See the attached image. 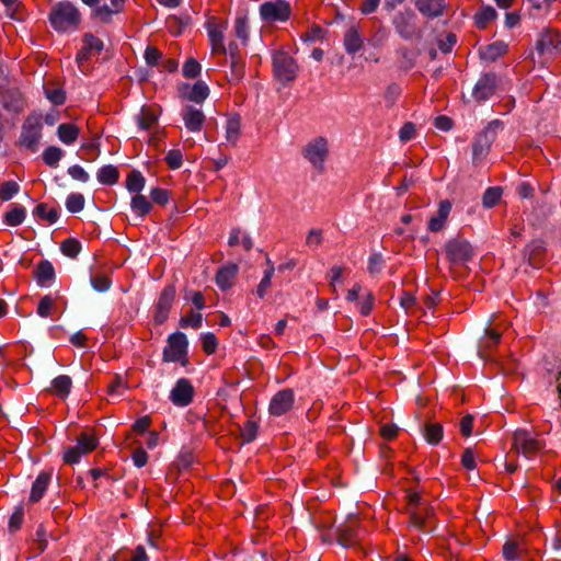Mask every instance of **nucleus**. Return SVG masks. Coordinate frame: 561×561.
<instances>
[{"mask_svg":"<svg viewBox=\"0 0 561 561\" xmlns=\"http://www.w3.org/2000/svg\"><path fill=\"white\" fill-rule=\"evenodd\" d=\"M424 437L428 444L437 445L443 438V427L439 423H426Z\"/></svg>","mask_w":561,"mask_h":561,"instance_id":"nucleus-31","label":"nucleus"},{"mask_svg":"<svg viewBox=\"0 0 561 561\" xmlns=\"http://www.w3.org/2000/svg\"><path fill=\"white\" fill-rule=\"evenodd\" d=\"M43 118L39 114L32 113L23 122L21 134L16 142L18 147L32 153L37 152L42 139Z\"/></svg>","mask_w":561,"mask_h":561,"instance_id":"nucleus-2","label":"nucleus"},{"mask_svg":"<svg viewBox=\"0 0 561 561\" xmlns=\"http://www.w3.org/2000/svg\"><path fill=\"white\" fill-rule=\"evenodd\" d=\"M416 9L427 18H436L443 13L444 0H416Z\"/></svg>","mask_w":561,"mask_h":561,"instance_id":"nucleus-21","label":"nucleus"},{"mask_svg":"<svg viewBox=\"0 0 561 561\" xmlns=\"http://www.w3.org/2000/svg\"><path fill=\"white\" fill-rule=\"evenodd\" d=\"M145 178L139 171L133 170L126 179V187L129 192L139 193L145 187Z\"/></svg>","mask_w":561,"mask_h":561,"instance_id":"nucleus-34","label":"nucleus"},{"mask_svg":"<svg viewBox=\"0 0 561 561\" xmlns=\"http://www.w3.org/2000/svg\"><path fill=\"white\" fill-rule=\"evenodd\" d=\"M180 95L195 103L204 102L209 95V89L204 81H196L194 84H184L180 89Z\"/></svg>","mask_w":561,"mask_h":561,"instance_id":"nucleus-15","label":"nucleus"},{"mask_svg":"<svg viewBox=\"0 0 561 561\" xmlns=\"http://www.w3.org/2000/svg\"><path fill=\"white\" fill-rule=\"evenodd\" d=\"M104 48V43L101 38L91 33H85L82 37V47L76 56V62L82 73L88 72V61L90 58L101 54Z\"/></svg>","mask_w":561,"mask_h":561,"instance_id":"nucleus-6","label":"nucleus"},{"mask_svg":"<svg viewBox=\"0 0 561 561\" xmlns=\"http://www.w3.org/2000/svg\"><path fill=\"white\" fill-rule=\"evenodd\" d=\"M512 448L526 457L534 458L542 448L543 444L525 430H517L513 435Z\"/></svg>","mask_w":561,"mask_h":561,"instance_id":"nucleus-8","label":"nucleus"},{"mask_svg":"<svg viewBox=\"0 0 561 561\" xmlns=\"http://www.w3.org/2000/svg\"><path fill=\"white\" fill-rule=\"evenodd\" d=\"M66 207L70 213L81 211L84 207V197L81 194H70L67 197Z\"/></svg>","mask_w":561,"mask_h":561,"instance_id":"nucleus-46","label":"nucleus"},{"mask_svg":"<svg viewBox=\"0 0 561 561\" xmlns=\"http://www.w3.org/2000/svg\"><path fill=\"white\" fill-rule=\"evenodd\" d=\"M45 95L55 105H61L66 101L65 91L58 87H46Z\"/></svg>","mask_w":561,"mask_h":561,"instance_id":"nucleus-41","label":"nucleus"},{"mask_svg":"<svg viewBox=\"0 0 561 561\" xmlns=\"http://www.w3.org/2000/svg\"><path fill=\"white\" fill-rule=\"evenodd\" d=\"M119 13L118 11H113V7L102 5L98 7L94 10V15L102 22H108L113 14Z\"/></svg>","mask_w":561,"mask_h":561,"instance_id":"nucleus-57","label":"nucleus"},{"mask_svg":"<svg viewBox=\"0 0 561 561\" xmlns=\"http://www.w3.org/2000/svg\"><path fill=\"white\" fill-rule=\"evenodd\" d=\"M174 298L175 287L172 285L167 286L162 290L156 307L154 322L157 324H162L168 319Z\"/></svg>","mask_w":561,"mask_h":561,"instance_id":"nucleus-14","label":"nucleus"},{"mask_svg":"<svg viewBox=\"0 0 561 561\" xmlns=\"http://www.w3.org/2000/svg\"><path fill=\"white\" fill-rule=\"evenodd\" d=\"M496 77L494 75H484L473 89V98L478 101L488 100L495 91Z\"/></svg>","mask_w":561,"mask_h":561,"instance_id":"nucleus-16","label":"nucleus"},{"mask_svg":"<svg viewBox=\"0 0 561 561\" xmlns=\"http://www.w3.org/2000/svg\"><path fill=\"white\" fill-rule=\"evenodd\" d=\"M57 136L65 145H71L78 139L79 128L71 123L60 124L57 128Z\"/></svg>","mask_w":561,"mask_h":561,"instance_id":"nucleus-25","label":"nucleus"},{"mask_svg":"<svg viewBox=\"0 0 561 561\" xmlns=\"http://www.w3.org/2000/svg\"><path fill=\"white\" fill-rule=\"evenodd\" d=\"M20 190V186L14 181H7L2 184L0 190V198L2 201L11 199Z\"/></svg>","mask_w":561,"mask_h":561,"instance_id":"nucleus-48","label":"nucleus"},{"mask_svg":"<svg viewBox=\"0 0 561 561\" xmlns=\"http://www.w3.org/2000/svg\"><path fill=\"white\" fill-rule=\"evenodd\" d=\"M409 514L411 524L416 528H423L427 526L428 519L433 514V508L425 503L411 510Z\"/></svg>","mask_w":561,"mask_h":561,"instance_id":"nucleus-20","label":"nucleus"},{"mask_svg":"<svg viewBox=\"0 0 561 561\" xmlns=\"http://www.w3.org/2000/svg\"><path fill=\"white\" fill-rule=\"evenodd\" d=\"M81 245L75 239H67L61 244V251L69 257H75L80 252Z\"/></svg>","mask_w":561,"mask_h":561,"instance_id":"nucleus-50","label":"nucleus"},{"mask_svg":"<svg viewBox=\"0 0 561 561\" xmlns=\"http://www.w3.org/2000/svg\"><path fill=\"white\" fill-rule=\"evenodd\" d=\"M203 317L198 312H190L188 314L184 316L180 320V325L182 328H194L198 329L202 327Z\"/></svg>","mask_w":561,"mask_h":561,"instance_id":"nucleus-47","label":"nucleus"},{"mask_svg":"<svg viewBox=\"0 0 561 561\" xmlns=\"http://www.w3.org/2000/svg\"><path fill=\"white\" fill-rule=\"evenodd\" d=\"M446 254L451 263H463L471 259L472 248L466 240L454 239L446 244Z\"/></svg>","mask_w":561,"mask_h":561,"instance_id":"nucleus-10","label":"nucleus"},{"mask_svg":"<svg viewBox=\"0 0 561 561\" xmlns=\"http://www.w3.org/2000/svg\"><path fill=\"white\" fill-rule=\"evenodd\" d=\"M344 46L348 54H355L363 47V37L357 28L351 27L344 35Z\"/></svg>","mask_w":561,"mask_h":561,"instance_id":"nucleus-26","label":"nucleus"},{"mask_svg":"<svg viewBox=\"0 0 561 561\" xmlns=\"http://www.w3.org/2000/svg\"><path fill=\"white\" fill-rule=\"evenodd\" d=\"M298 65L295 59L284 50H276L273 54V73L282 83H288L296 79Z\"/></svg>","mask_w":561,"mask_h":561,"instance_id":"nucleus-3","label":"nucleus"},{"mask_svg":"<svg viewBox=\"0 0 561 561\" xmlns=\"http://www.w3.org/2000/svg\"><path fill=\"white\" fill-rule=\"evenodd\" d=\"M490 146L491 140L489 139L488 131L485 130L478 136L473 144V159L477 160L483 158L486 154Z\"/></svg>","mask_w":561,"mask_h":561,"instance_id":"nucleus-32","label":"nucleus"},{"mask_svg":"<svg viewBox=\"0 0 561 561\" xmlns=\"http://www.w3.org/2000/svg\"><path fill=\"white\" fill-rule=\"evenodd\" d=\"M415 125L411 122L405 123L399 130V139L402 142L410 141L415 137Z\"/></svg>","mask_w":561,"mask_h":561,"instance_id":"nucleus-54","label":"nucleus"},{"mask_svg":"<svg viewBox=\"0 0 561 561\" xmlns=\"http://www.w3.org/2000/svg\"><path fill=\"white\" fill-rule=\"evenodd\" d=\"M159 111L152 106H142L137 116L138 127L142 130H151L158 124Z\"/></svg>","mask_w":561,"mask_h":561,"instance_id":"nucleus-17","label":"nucleus"},{"mask_svg":"<svg viewBox=\"0 0 561 561\" xmlns=\"http://www.w3.org/2000/svg\"><path fill=\"white\" fill-rule=\"evenodd\" d=\"M49 481H50V473H48V472L39 473V476L36 478V480L34 481V483L32 485V490H31V494H30V500L32 502H38L43 497V495L46 492V489L49 484Z\"/></svg>","mask_w":561,"mask_h":561,"instance_id":"nucleus-24","label":"nucleus"},{"mask_svg":"<svg viewBox=\"0 0 561 561\" xmlns=\"http://www.w3.org/2000/svg\"><path fill=\"white\" fill-rule=\"evenodd\" d=\"M71 386V378L66 375H60L51 381L50 389L56 396L60 398H66L70 392Z\"/></svg>","mask_w":561,"mask_h":561,"instance_id":"nucleus-28","label":"nucleus"},{"mask_svg":"<svg viewBox=\"0 0 561 561\" xmlns=\"http://www.w3.org/2000/svg\"><path fill=\"white\" fill-rule=\"evenodd\" d=\"M209 38H210L214 49H216L218 51H222V53L226 50L225 46H224V35L220 30H218V28L210 30Z\"/></svg>","mask_w":561,"mask_h":561,"instance_id":"nucleus-53","label":"nucleus"},{"mask_svg":"<svg viewBox=\"0 0 561 561\" xmlns=\"http://www.w3.org/2000/svg\"><path fill=\"white\" fill-rule=\"evenodd\" d=\"M266 264H267V268L264 271V276L261 279V282L256 288V295L260 298H264L266 293L268 291L271 284H272V277H273L274 271H275L274 265L268 257L266 259Z\"/></svg>","mask_w":561,"mask_h":561,"instance_id":"nucleus-30","label":"nucleus"},{"mask_svg":"<svg viewBox=\"0 0 561 561\" xmlns=\"http://www.w3.org/2000/svg\"><path fill=\"white\" fill-rule=\"evenodd\" d=\"M168 165L172 169H179L182 165V153L180 150H170L165 156Z\"/></svg>","mask_w":561,"mask_h":561,"instance_id":"nucleus-56","label":"nucleus"},{"mask_svg":"<svg viewBox=\"0 0 561 561\" xmlns=\"http://www.w3.org/2000/svg\"><path fill=\"white\" fill-rule=\"evenodd\" d=\"M382 264H383V260H382L381 254H373L369 257L368 272L370 274L379 273L381 271V268H382Z\"/></svg>","mask_w":561,"mask_h":561,"instance_id":"nucleus-60","label":"nucleus"},{"mask_svg":"<svg viewBox=\"0 0 561 561\" xmlns=\"http://www.w3.org/2000/svg\"><path fill=\"white\" fill-rule=\"evenodd\" d=\"M25 215H26L25 208L22 206L15 205L12 207L11 210H9L4 215V221L9 226H19L25 219Z\"/></svg>","mask_w":561,"mask_h":561,"instance_id":"nucleus-36","label":"nucleus"},{"mask_svg":"<svg viewBox=\"0 0 561 561\" xmlns=\"http://www.w3.org/2000/svg\"><path fill=\"white\" fill-rule=\"evenodd\" d=\"M96 447V437L89 432H83L77 437V444L75 446L66 448L64 453V461L69 465H75L79 462L83 455L93 451Z\"/></svg>","mask_w":561,"mask_h":561,"instance_id":"nucleus-5","label":"nucleus"},{"mask_svg":"<svg viewBox=\"0 0 561 561\" xmlns=\"http://www.w3.org/2000/svg\"><path fill=\"white\" fill-rule=\"evenodd\" d=\"M401 95V88L397 83H391L388 85L385 92V100L392 105L398 98Z\"/></svg>","mask_w":561,"mask_h":561,"instance_id":"nucleus-58","label":"nucleus"},{"mask_svg":"<svg viewBox=\"0 0 561 561\" xmlns=\"http://www.w3.org/2000/svg\"><path fill=\"white\" fill-rule=\"evenodd\" d=\"M234 34L244 44L249 39V23L245 16H239L234 22Z\"/></svg>","mask_w":561,"mask_h":561,"instance_id":"nucleus-42","label":"nucleus"},{"mask_svg":"<svg viewBox=\"0 0 561 561\" xmlns=\"http://www.w3.org/2000/svg\"><path fill=\"white\" fill-rule=\"evenodd\" d=\"M237 274V264H228L222 266L216 274L217 286L222 290L229 289L232 286Z\"/></svg>","mask_w":561,"mask_h":561,"instance_id":"nucleus-18","label":"nucleus"},{"mask_svg":"<svg viewBox=\"0 0 561 561\" xmlns=\"http://www.w3.org/2000/svg\"><path fill=\"white\" fill-rule=\"evenodd\" d=\"M181 117L185 128L191 133L201 131L206 121L204 112L193 105L183 106Z\"/></svg>","mask_w":561,"mask_h":561,"instance_id":"nucleus-13","label":"nucleus"},{"mask_svg":"<svg viewBox=\"0 0 561 561\" xmlns=\"http://www.w3.org/2000/svg\"><path fill=\"white\" fill-rule=\"evenodd\" d=\"M55 277V270L48 261L41 262L36 267V279L41 286H48Z\"/></svg>","mask_w":561,"mask_h":561,"instance_id":"nucleus-27","label":"nucleus"},{"mask_svg":"<svg viewBox=\"0 0 561 561\" xmlns=\"http://www.w3.org/2000/svg\"><path fill=\"white\" fill-rule=\"evenodd\" d=\"M294 402V391L291 389H283L271 399L268 411L274 416H280L291 410Z\"/></svg>","mask_w":561,"mask_h":561,"instance_id":"nucleus-11","label":"nucleus"},{"mask_svg":"<svg viewBox=\"0 0 561 561\" xmlns=\"http://www.w3.org/2000/svg\"><path fill=\"white\" fill-rule=\"evenodd\" d=\"M183 75L187 78H195L201 72V65L195 59H188L183 66Z\"/></svg>","mask_w":561,"mask_h":561,"instance_id":"nucleus-55","label":"nucleus"},{"mask_svg":"<svg viewBox=\"0 0 561 561\" xmlns=\"http://www.w3.org/2000/svg\"><path fill=\"white\" fill-rule=\"evenodd\" d=\"M185 299L191 300L192 304L199 310L205 307L204 296L201 291H195V290L186 291Z\"/></svg>","mask_w":561,"mask_h":561,"instance_id":"nucleus-61","label":"nucleus"},{"mask_svg":"<svg viewBox=\"0 0 561 561\" xmlns=\"http://www.w3.org/2000/svg\"><path fill=\"white\" fill-rule=\"evenodd\" d=\"M507 51V45L504 42H495L480 48L479 53L482 59L494 61Z\"/></svg>","mask_w":561,"mask_h":561,"instance_id":"nucleus-22","label":"nucleus"},{"mask_svg":"<svg viewBox=\"0 0 561 561\" xmlns=\"http://www.w3.org/2000/svg\"><path fill=\"white\" fill-rule=\"evenodd\" d=\"M35 214L42 219H45L49 224H54L58 219V211L55 208L48 207L46 204H38L35 208Z\"/></svg>","mask_w":561,"mask_h":561,"instance_id":"nucleus-40","label":"nucleus"},{"mask_svg":"<svg viewBox=\"0 0 561 561\" xmlns=\"http://www.w3.org/2000/svg\"><path fill=\"white\" fill-rule=\"evenodd\" d=\"M259 12L266 23L285 22L290 18L291 8L286 0H272L262 3Z\"/></svg>","mask_w":561,"mask_h":561,"instance_id":"nucleus-7","label":"nucleus"},{"mask_svg":"<svg viewBox=\"0 0 561 561\" xmlns=\"http://www.w3.org/2000/svg\"><path fill=\"white\" fill-rule=\"evenodd\" d=\"M495 18L496 11L492 7L481 9L474 16L476 24L479 28H484Z\"/></svg>","mask_w":561,"mask_h":561,"instance_id":"nucleus-38","label":"nucleus"},{"mask_svg":"<svg viewBox=\"0 0 561 561\" xmlns=\"http://www.w3.org/2000/svg\"><path fill=\"white\" fill-rule=\"evenodd\" d=\"M461 463L468 470H473L477 466L473 451L468 448L461 456Z\"/></svg>","mask_w":561,"mask_h":561,"instance_id":"nucleus-63","label":"nucleus"},{"mask_svg":"<svg viewBox=\"0 0 561 561\" xmlns=\"http://www.w3.org/2000/svg\"><path fill=\"white\" fill-rule=\"evenodd\" d=\"M328 154L329 142L322 136L313 138L304 148V157L319 171L323 170Z\"/></svg>","mask_w":561,"mask_h":561,"instance_id":"nucleus-9","label":"nucleus"},{"mask_svg":"<svg viewBox=\"0 0 561 561\" xmlns=\"http://www.w3.org/2000/svg\"><path fill=\"white\" fill-rule=\"evenodd\" d=\"M68 174L73 179V180H77V181H80V182H88L89 181V174L85 172V170L76 164V165H72L68 169Z\"/></svg>","mask_w":561,"mask_h":561,"instance_id":"nucleus-59","label":"nucleus"},{"mask_svg":"<svg viewBox=\"0 0 561 561\" xmlns=\"http://www.w3.org/2000/svg\"><path fill=\"white\" fill-rule=\"evenodd\" d=\"M55 301L50 296H44L37 306V313L45 318L51 314V311L54 309Z\"/></svg>","mask_w":561,"mask_h":561,"instance_id":"nucleus-49","label":"nucleus"},{"mask_svg":"<svg viewBox=\"0 0 561 561\" xmlns=\"http://www.w3.org/2000/svg\"><path fill=\"white\" fill-rule=\"evenodd\" d=\"M502 330L497 325L492 327V322H490L484 336L480 341V348H491L500 342Z\"/></svg>","mask_w":561,"mask_h":561,"instance_id":"nucleus-29","label":"nucleus"},{"mask_svg":"<svg viewBox=\"0 0 561 561\" xmlns=\"http://www.w3.org/2000/svg\"><path fill=\"white\" fill-rule=\"evenodd\" d=\"M188 342L186 335L182 332H175L168 337L167 345L163 350L164 362H179L182 366H186Z\"/></svg>","mask_w":561,"mask_h":561,"instance_id":"nucleus-4","label":"nucleus"},{"mask_svg":"<svg viewBox=\"0 0 561 561\" xmlns=\"http://www.w3.org/2000/svg\"><path fill=\"white\" fill-rule=\"evenodd\" d=\"M450 210L451 203L447 199L442 201L438 205L437 215L432 217L428 221V229L433 232L442 230L449 216Z\"/></svg>","mask_w":561,"mask_h":561,"instance_id":"nucleus-19","label":"nucleus"},{"mask_svg":"<svg viewBox=\"0 0 561 561\" xmlns=\"http://www.w3.org/2000/svg\"><path fill=\"white\" fill-rule=\"evenodd\" d=\"M150 197L154 203L160 205H164L169 201L168 192L159 187L151 190Z\"/></svg>","mask_w":561,"mask_h":561,"instance_id":"nucleus-62","label":"nucleus"},{"mask_svg":"<svg viewBox=\"0 0 561 561\" xmlns=\"http://www.w3.org/2000/svg\"><path fill=\"white\" fill-rule=\"evenodd\" d=\"M375 305V297L371 291L367 290L360 298L358 302L359 312L363 316H368Z\"/></svg>","mask_w":561,"mask_h":561,"instance_id":"nucleus-44","label":"nucleus"},{"mask_svg":"<svg viewBox=\"0 0 561 561\" xmlns=\"http://www.w3.org/2000/svg\"><path fill=\"white\" fill-rule=\"evenodd\" d=\"M226 140L228 144L237 145L241 135V118L238 115H231L226 121Z\"/></svg>","mask_w":561,"mask_h":561,"instance_id":"nucleus-23","label":"nucleus"},{"mask_svg":"<svg viewBox=\"0 0 561 561\" xmlns=\"http://www.w3.org/2000/svg\"><path fill=\"white\" fill-rule=\"evenodd\" d=\"M48 20L56 32L71 33L79 28L81 14L73 3L61 1L53 5Z\"/></svg>","mask_w":561,"mask_h":561,"instance_id":"nucleus-1","label":"nucleus"},{"mask_svg":"<svg viewBox=\"0 0 561 561\" xmlns=\"http://www.w3.org/2000/svg\"><path fill=\"white\" fill-rule=\"evenodd\" d=\"M127 386L124 380L116 376L115 379L108 385V394L112 397H119L125 392Z\"/></svg>","mask_w":561,"mask_h":561,"instance_id":"nucleus-52","label":"nucleus"},{"mask_svg":"<svg viewBox=\"0 0 561 561\" xmlns=\"http://www.w3.org/2000/svg\"><path fill=\"white\" fill-rule=\"evenodd\" d=\"M91 285L96 291L104 293L110 289L112 282L106 275L95 274L91 277Z\"/></svg>","mask_w":561,"mask_h":561,"instance_id":"nucleus-45","label":"nucleus"},{"mask_svg":"<svg viewBox=\"0 0 561 561\" xmlns=\"http://www.w3.org/2000/svg\"><path fill=\"white\" fill-rule=\"evenodd\" d=\"M339 543L343 547H352L357 541V535L353 527L347 526L343 529H340L337 535Z\"/></svg>","mask_w":561,"mask_h":561,"instance_id":"nucleus-39","label":"nucleus"},{"mask_svg":"<svg viewBox=\"0 0 561 561\" xmlns=\"http://www.w3.org/2000/svg\"><path fill=\"white\" fill-rule=\"evenodd\" d=\"M202 345L206 354H213L217 350L218 341L213 333H206L202 336Z\"/></svg>","mask_w":561,"mask_h":561,"instance_id":"nucleus-51","label":"nucleus"},{"mask_svg":"<svg viewBox=\"0 0 561 561\" xmlns=\"http://www.w3.org/2000/svg\"><path fill=\"white\" fill-rule=\"evenodd\" d=\"M62 156L64 152L60 148L56 146H49L43 152V160L48 167L56 168L58 167V163Z\"/></svg>","mask_w":561,"mask_h":561,"instance_id":"nucleus-35","label":"nucleus"},{"mask_svg":"<svg viewBox=\"0 0 561 561\" xmlns=\"http://www.w3.org/2000/svg\"><path fill=\"white\" fill-rule=\"evenodd\" d=\"M131 209L139 216L144 217L151 210V204L146 196L136 194L131 198Z\"/></svg>","mask_w":561,"mask_h":561,"instance_id":"nucleus-37","label":"nucleus"},{"mask_svg":"<svg viewBox=\"0 0 561 561\" xmlns=\"http://www.w3.org/2000/svg\"><path fill=\"white\" fill-rule=\"evenodd\" d=\"M194 396V388L190 380L181 378L170 392V400L178 407L188 405Z\"/></svg>","mask_w":561,"mask_h":561,"instance_id":"nucleus-12","label":"nucleus"},{"mask_svg":"<svg viewBox=\"0 0 561 561\" xmlns=\"http://www.w3.org/2000/svg\"><path fill=\"white\" fill-rule=\"evenodd\" d=\"M118 175L117 168L113 165H105L99 170L96 178L102 184L113 185L118 181Z\"/></svg>","mask_w":561,"mask_h":561,"instance_id":"nucleus-33","label":"nucleus"},{"mask_svg":"<svg viewBox=\"0 0 561 561\" xmlns=\"http://www.w3.org/2000/svg\"><path fill=\"white\" fill-rule=\"evenodd\" d=\"M145 58L148 65L154 66L161 58V53L156 47H147L145 51Z\"/></svg>","mask_w":561,"mask_h":561,"instance_id":"nucleus-64","label":"nucleus"},{"mask_svg":"<svg viewBox=\"0 0 561 561\" xmlns=\"http://www.w3.org/2000/svg\"><path fill=\"white\" fill-rule=\"evenodd\" d=\"M502 196V190L500 187H490L483 194V205L486 208L495 206Z\"/></svg>","mask_w":561,"mask_h":561,"instance_id":"nucleus-43","label":"nucleus"}]
</instances>
